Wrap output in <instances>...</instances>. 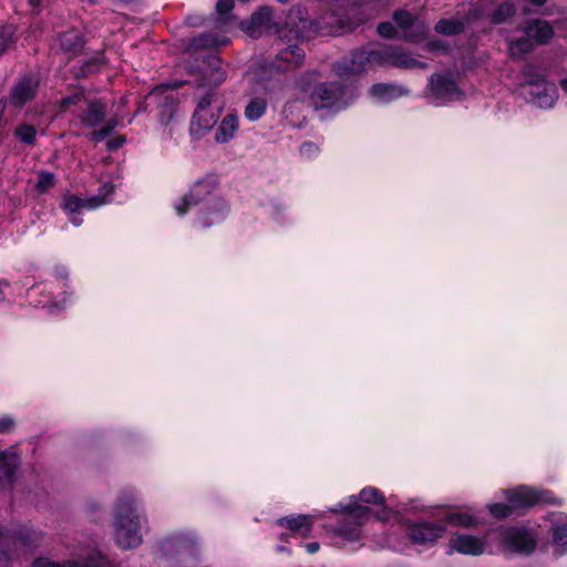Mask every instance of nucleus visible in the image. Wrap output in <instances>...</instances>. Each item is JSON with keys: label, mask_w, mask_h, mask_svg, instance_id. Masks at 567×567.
<instances>
[{"label": "nucleus", "mask_w": 567, "mask_h": 567, "mask_svg": "<svg viewBox=\"0 0 567 567\" xmlns=\"http://www.w3.org/2000/svg\"><path fill=\"white\" fill-rule=\"evenodd\" d=\"M113 525L116 543L122 548L130 549L141 544L140 517L132 495L124 493L118 497Z\"/></svg>", "instance_id": "obj_1"}, {"label": "nucleus", "mask_w": 567, "mask_h": 567, "mask_svg": "<svg viewBox=\"0 0 567 567\" xmlns=\"http://www.w3.org/2000/svg\"><path fill=\"white\" fill-rule=\"evenodd\" d=\"M299 90L308 96L309 103L316 111L331 109L344 96V85L340 82H315L309 78H301Z\"/></svg>", "instance_id": "obj_2"}, {"label": "nucleus", "mask_w": 567, "mask_h": 567, "mask_svg": "<svg viewBox=\"0 0 567 567\" xmlns=\"http://www.w3.org/2000/svg\"><path fill=\"white\" fill-rule=\"evenodd\" d=\"M190 73L198 89L218 87L227 79L223 60L217 54H198L190 65Z\"/></svg>", "instance_id": "obj_3"}, {"label": "nucleus", "mask_w": 567, "mask_h": 567, "mask_svg": "<svg viewBox=\"0 0 567 567\" xmlns=\"http://www.w3.org/2000/svg\"><path fill=\"white\" fill-rule=\"evenodd\" d=\"M319 30V24L310 19L306 8L297 4L289 9L286 19L281 20V35L290 40H310Z\"/></svg>", "instance_id": "obj_4"}, {"label": "nucleus", "mask_w": 567, "mask_h": 567, "mask_svg": "<svg viewBox=\"0 0 567 567\" xmlns=\"http://www.w3.org/2000/svg\"><path fill=\"white\" fill-rule=\"evenodd\" d=\"M504 550L511 554H532L537 545L535 533L527 527H507L501 532Z\"/></svg>", "instance_id": "obj_5"}, {"label": "nucleus", "mask_w": 567, "mask_h": 567, "mask_svg": "<svg viewBox=\"0 0 567 567\" xmlns=\"http://www.w3.org/2000/svg\"><path fill=\"white\" fill-rule=\"evenodd\" d=\"M11 545L16 549L28 551L38 546V536L27 529H20L14 536H10L0 529V567H11Z\"/></svg>", "instance_id": "obj_6"}, {"label": "nucleus", "mask_w": 567, "mask_h": 567, "mask_svg": "<svg viewBox=\"0 0 567 567\" xmlns=\"http://www.w3.org/2000/svg\"><path fill=\"white\" fill-rule=\"evenodd\" d=\"M333 513H341L347 515L352 522L342 520L338 527V534L353 538L359 534V527L362 526L369 518L371 513L370 507L360 505L355 502L348 505H341L339 508L331 509Z\"/></svg>", "instance_id": "obj_7"}, {"label": "nucleus", "mask_w": 567, "mask_h": 567, "mask_svg": "<svg viewBox=\"0 0 567 567\" xmlns=\"http://www.w3.org/2000/svg\"><path fill=\"white\" fill-rule=\"evenodd\" d=\"M240 28L250 37H258L257 29L264 28L281 35V19H275V11L269 6H262L248 20L240 22Z\"/></svg>", "instance_id": "obj_8"}, {"label": "nucleus", "mask_w": 567, "mask_h": 567, "mask_svg": "<svg viewBox=\"0 0 567 567\" xmlns=\"http://www.w3.org/2000/svg\"><path fill=\"white\" fill-rule=\"evenodd\" d=\"M446 528L443 524L419 520L406 525L408 537L416 544L434 543L441 538Z\"/></svg>", "instance_id": "obj_9"}, {"label": "nucleus", "mask_w": 567, "mask_h": 567, "mask_svg": "<svg viewBox=\"0 0 567 567\" xmlns=\"http://www.w3.org/2000/svg\"><path fill=\"white\" fill-rule=\"evenodd\" d=\"M430 89L435 100L441 103L460 100L464 95L453 78L439 73L431 76Z\"/></svg>", "instance_id": "obj_10"}, {"label": "nucleus", "mask_w": 567, "mask_h": 567, "mask_svg": "<svg viewBox=\"0 0 567 567\" xmlns=\"http://www.w3.org/2000/svg\"><path fill=\"white\" fill-rule=\"evenodd\" d=\"M39 84L35 76H23L11 87L9 96L2 100L16 107H22L35 97Z\"/></svg>", "instance_id": "obj_11"}, {"label": "nucleus", "mask_w": 567, "mask_h": 567, "mask_svg": "<svg viewBox=\"0 0 567 567\" xmlns=\"http://www.w3.org/2000/svg\"><path fill=\"white\" fill-rule=\"evenodd\" d=\"M217 182L213 177H206L198 181L187 195L183 197L179 205L176 206V210L179 215L187 213L190 206L198 205L205 199L206 196L213 193L216 188Z\"/></svg>", "instance_id": "obj_12"}, {"label": "nucleus", "mask_w": 567, "mask_h": 567, "mask_svg": "<svg viewBox=\"0 0 567 567\" xmlns=\"http://www.w3.org/2000/svg\"><path fill=\"white\" fill-rule=\"evenodd\" d=\"M167 90V86H157L153 91L150 92L147 99L154 101L161 107L159 112V121L161 123L167 125L174 117V114L177 112L179 101L176 95L173 93L163 95V93Z\"/></svg>", "instance_id": "obj_13"}, {"label": "nucleus", "mask_w": 567, "mask_h": 567, "mask_svg": "<svg viewBox=\"0 0 567 567\" xmlns=\"http://www.w3.org/2000/svg\"><path fill=\"white\" fill-rule=\"evenodd\" d=\"M529 83L532 86L524 90L525 97L529 96L539 107H550L555 102V89H549L544 78L529 80Z\"/></svg>", "instance_id": "obj_14"}, {"label": "nucleus", "mask_w": 567, "mask_h": 567, "mask_svg": "<svg viewBox=\"0 0 567 567\" xmlns=\"http://www.w3.org/2000/svg\"><path fill=\"white\" fill-rule=\"evenodd\" d=\"M545 492H539L533 488H520L517 491L507 492V501L512 504L514 509L530 508L545 501Z\"/></svg>", "instance_id": "obj_15"}, {"label": "nucleus", "mask_w": 567, "mask_h": 567, "mask_svg": "<svg viewBox=\"0 0 567 567\" xmlns=\"http://www.w3.org/2000/svg\"><path fill=\"white\" fill-rule=\"evenodd\" d=\"M60 51L65 54L68 60L84 52L85 39L78 30H69L59 35Z\"/></svg>", "instance_id": "obj_16"}, {"label": "nucleus", "mask_w": 567, "mask_h": 567, "mask_svg": "<svg viewBox=\"0 0 567 567\" xmlns=\"http://www.w3.org/2000/svg\"><path fill=\"white\" fill-rule=\"evenodd\" d=\"M19 464V457L16 452L8 450L0 452V486L12 488Z\"/></svg>", "instance_id": "obj_17"}, {"label": "nucleus", "mask_w": 567, "mask_h": 567, "mask_svg": "<svg viewBox=\"0 0 567 567\" xmlns=\"http://www.w3.org/2000/svg\"><path fill=\"white\" fill-rule=\"evenodd\" d=\"M367 59L364 51L354 52L351 59H343L336 62L332 65V70L339 76L361 74L365 71Z\"/></svg>", "instance_id": "obj_18"}, {"label": "nucleus", "mask_w": 567, "mask_h": 567, "mask_svg": "<svg viewBox=\"0 0 567 567\" xmlns=\"http://www.w3.org/2000/svg\"><path fill=\"white\" fill-rule=\"evenodd\" d=\"M219 111L213 112L212 109L196 107L192 123L190 133L200 135L215 126L218 121Z\"/></svg>", "instance_id": "obj_19"}, {"label": "nucleus", "mask_w": 567, "mask_h": 567, "mask_svg": "<svg viewBox=\"0 0 567 567\" xmlns=\"http://www.w3.org/2000/svg\"><path fill=\"white\" fill-rule=\"evenodd\" d=\"M525 33L530 37L537 45H544L554 37V29L546 20L533 19L527 22Z\"/></svg>", "instance_id": "obj_20"}, {"label": "nucleus", "mask_w": 567, "mask_h": 567, "mask_svg": "<svg viewBox=\"0 0 567 567\" xmlns=\"http://www.w3.org/2000/svg\"><path fill=\"white\" fill-rule=\"evenodd\" d=\"M225 44V41H220L217 37L212 33H203L194 37L189 40L186 51L197 56L198 54H212L208 49L217 48Z\"/></svg>", "instance_id": "obj_21"}, {"label": "nucleus", "mask_w": 567, "mask_h": 567, "mask_svg": "<svg viewBox=\"0 0 567 567\" xmlns=\"http://www.w3.org/2000/svg\"><path fill=\"white\" fill-rule=\"evenodd\" d=\"M105 116L106 105L101 100H92L81 116V123L87 127H95L105 120Z\"/></svg>", "instance_id": "obj_22"}, {"label": "nucleus", "mask_w": 567, "mask_h": 567, "mask_svg": "<svg viewBox=\"0 0 567 567\" xmlns=\"http://www.w3.org/2000/svg\"><path fill=\"white\" fill-rule=\"evenodd\" d=\"M452 547L467 555H480L484 551V545L477 537L463 534H457L452 539Z\"/></svg>", "instance_id": "obj_23"}, {"label": "nucleus", "mask_w": 567, "mask_h": 567, "mask_svg": "<svg viewBox=\"0 0 567 567\" xmlns=\"http://www.w3.org/2000/svg\"><path fill=\"white\" fill-rule=\"evenodd\" d=\"M305 56V51L293 44L280 50L276 55V60L285 63L284 68L289 70L302 66Z\"/></svg>", "instance_id": "obj_24"}, {"label": "nucleus", "mask_w": 567, "mask_h": 567, "mask_svg": "<svg viewBox=\"0 0 567 567\" xmlns=\"http://www.w3.org/2000/svg\"><path fill=\"white\" fill-rule=\"evenodd\" d=\"M234 9V0H218L216 3L215 28L227 30L233 25L236 17L231 13Z\"/></svg>", "instance_id": "obj_25"}, {"label": "nucleus", "mask_w": 567, "mask_h": 567, "mask_svg": "<svg viewBox=\"0 0 567 567\" xmlns=\"http://www.w3.org/2000/svg\"><path fill=\"white\" fill-rule=\"evenodd\" d=\"M237 128H238L237 116L235 114L226 115L223 118V121L216 132V136H215L216 141L221 142V143L228 142L230 138H233Z\"/></svg>", "instance_id": "obj_26"}, {"label": "nucleus", "mask_w": 567, "mask_h": 567, "mask_svg": "<svg viewBox=\"0 0 567 567\" xmlns=\"http://www.w3.org/2000/svg\"><path fill=\"white\" fill-rule=\"evenodd\" d=\"M281 525H286L290 530L300 533L303 537L309 536L312 523L306 515L297 517H284L280 519Z\"/></svg>", "instance_id": "obj_27"}, {"label": "nucleus", "mask_w": 567, "mask_h": 567, "mask_svg": "<svg viewBox=\"0 0 567 567\" xmlns=\"http://www.w3.org/2000/svg\"><path fill=\"white\" fill-rule=\"evenodd\" d=\"M17 27L12 23L0 25V56L16 47Z\"/></svg>", "instance_id": "obj_28"}, {"label": "nucleus", "mask_w": 567, "mask_h": 567, "mask_svg": "<svg viewBox=\"0 0 567 567\" xmlns=\"http://www.w3.org/2000/svg\"><path fill=\"white\" fill-rule=\"evenodd\" d=\"M517 12L516 6L513 2L505 1L497 6L491 13V22L493 24H502L508 22Z\"/></svg>", "instance_id": "obj_29"}, {"label": "nucleus", "mask_w": 567, "mask_h": 567, "mask_svg": "<svg viewBox=\"0 0 567 567\" xmlns=\"http://www.w3.org/2000/svg\"><path fill=\"white\" fill-rule=\"evenodd\" d=\"M434 30L442 35H456L465 31V22L455 19H441L436 22Z\"/></svg>", "instance_id": "obj_30"}, {"label": "nucleus", "mask_w": 567, "mask_h": 567, "mask_svg": "<svg viewBox=\"0 0 567 567\" xmlns=\"http://www.w3.org/2000/svg\"><path fill=\"white\" fill-rule=\"evenodd\" d=\"M421 64L422 63L420 61L406 54L402 49L396 47L391 48L390 65L395 68L412 69Z\"/></svg>", "instance_id": "obj_31"}, {"label": "nucleus", "mask_w": 567, "mask_h": 567, "mask_svg": "<svg viewBox=\"0 0 567 567\" xmlns=\"http://www.w3.org/2000/svg\"><path fill=\"white\" fill-rule=\"evenodd\" d=\"M103 59L101 56H92L75 69L73 74L76 79L87 78L89 75L96 73L101 69Z\"/></svg>", "instance_id": "obj_32"}, {"label": "nucleus", "mask_w": 567, "mask_h": 567, "mask_svg": "<svg viewBox=\"0 0 567 567\" xmlns=\"http://www.w3.org/2000/svg\"><path fill=\"white\" fill-rule=\"evenodd\" d=\"M536 45L534 40L525 33V37L511 42L509 51L513 56H518L532 52Z\"/></svg>", "instance_id": "obj_33"}, {"label": "nucleus", "mask_w": 567, "mask_h": 567, "mask_svg": "<svg viewBox=\"0 0 567 567\" xmlns=\"http://www.w3.org/2000/svg\"><path fill=\"white\" fill-rule=\"evenodd\" d=\"M267 101L262 97L256 96L249 101L245 109L247 118L254 121L259 118L266 111Z\"/></svg>", "instance_id": "obj_34"}, {"label": "nucleus", "mask_w": 567, "mask_h": 567, "mask_svg": "<svg viewBox=\"0 0 567 567\" xmlns=\"http://www.w3.org/2000/svg\"><path fill=\"white\" fill-rule=\"evenodd\" d=\"M14 135L19 138L21 143H24L27 145L35 144L37 130L31 124L20 123L14 128Z\"/></svg>", "instance_id": "obj_35"}, {"label": "nucleus", "mask_w": 567, "mask_h": 567, "mask_svg": "<svg viewBox=\"0 0 567 567\" xmlns=\"http://www.w3.org/2000/svg\"><path fill=\"white\" fill-rule=\"evenodd\" d=\"M553 542L559 549L556 553L561 555L567 550V525H556L551 528Z\"/></svg>", "instance_id": "obj_36"}, {"label": "nucleus", "mask_w": 567, "mask_h": 567, "mask_svg": "<svg viewBox=\"0 0 567 567\" xmlns=\"http://www.w3.org/2000/svg\"><path fill=\"white\" fill-rule=\"evenodd\" d=\"M391 48L392 47H385L383 49L379 50H371L369 52H365L367 64L368 63H375L380 65H390V59H391Z\"/></svg>", "instance_id": "obj_37"}, {"label": "nucleus", "mask_w": 567, "mask_h": 567, "mask_svg": "<svg viewBox=\"0 0 567 567\" xmlns=\"http://www.w3.org/2000/svg\"><path fill=\"white\" fill-rule=\"evenodd\" d=\"M444 522L453 526L470 527L475 524V518L466 513L455 512L446 514L444 517Z\"/></svg>", "instance_id": "obj_38"}, {"label": "nucleus", "mask_w": 567, "mask_h": 567, "mask_svg": "<svg viewBox=\"0 0 567 567\" xmlns=\"http://www.w3.org/2000/svg\"><path fill=\"white\" fill-rule=\"evenodd\" d=\"M99 195L84 198V208H96L105 203V198L113 192V185L105 184L101 187Z\"/></svg>", "instance_id": "obj_39"}, {"label": "nucleus", "mask_w": 567, "mask_h": 567, "mask_svg": "<svg viewBox=\"0 0 567 567\" xmlns=\"http://www.w3.org/2000/svg\"><path fill=\"white\" fill-rule=\"evenodd\" d=\"M216 87L198 89L196 93L197 106L202 109H210V105L216 96Z\"/></svg>", "instance_id": "obj_40"}, {"label": "nucleus", "mask_w": 567, "mask_h": 567, "mask_svg": "<svg viewBox=\"0 0 567 567\" xmlns=\"http://www.w3.org/2000/svg\"><path fill=\"white\" fill-rule=\"evenodd\" d=\"M358 499L365 504L377 505L382 504L384 502V497L382 496V494L374 487L363 488L360 492Z\"/></svg>", "instance_id": "obj_41"}, {"label": "nucleus", "mask_w": 567, "mask_h": 567, "mask_svg": "<svg viewBox=\"0 0 567 567\" xmlns=\"http://www.w3.org/2000/svg\"><path fill=\"white\" fill-rule=\"evenodd\" d=\"M64 565L65 567H112L102 556L90 557L82 561H71Z\"/></svg>", "instance_id": "obj_42"}, {"label": "nucleus", "mask_w": 567, "mask_h": 567, "mask_svg": "<svg viewBox=\"0 0 567 567\" xmlns=\"http://www.w3.org/2000/svg\"><path fill=\"white\" fill-rule=\"evenodd\" d=\"M398 87L394 84H388V83H377L373 84L370 89V93L378 99H386L389 96H392Z\"/></svg>", "instance_id": "obj_43"}, {"label": "nucleus", "mask_w": 567, "mask_h": 567, "mask_svg": "<svg viewBox=\"0 0 567 567\" xmlns=\"http://www.w3.org/2000/svg\"><path fill=\"white\" fill-rule=\"evenodd\" d=\"M424 38L425 27L422 23L416 24L413 22V27L403 32V39L410 42H421Z\"/></svg>", "instance_id": "obj_44"}, {"label": "nucleus", "mask_w": 567, "mask_h": 567, "mask_svg": "<svg viewBox=\"0 0 567 567\" xmlns=\"http://www.w3.org/2000/svg\"><path fill=\"white\" fill-rule=\"evenodd\" d=\"M393 20L403 31L411 29L413 22H415L413 16L406 10H395L393 12Z\"/></svg>", "instance_id": "obj_45"}, {"label": "nucleus", "mask_w": 567, "mask_h": 567, "mask_svg": "<svg viewBox=\"0 0 567 567\" xmlns=\"http://www.w3.org/2000/svg\"><path fill=\"white\" fill-rule=\"evenodd\" d=\"M54 183H55V177H54L53 173L41 171L39 173V181L35 185V188L40 193H44L48 189L52 188L54 186Z\"/></svg>", "instance_id": "obj_46"}, {"label": "nucleus", "mask_w": 567, "mask_h": 567, "mask_svg": "<svg viewBox=\"0 0 567 567\" xmlns=\"http://www.w3.org/2000/svg\"><path fill=\"white\" fill-rule=\"evenodd\" d=\"M514 511H515L514 507H512V504H509V503L508 504L495 503V504L489 505V513L498 519L508 517L509 515L513 514Z\"/></svg>", "instance_id": "obj_47"}, {"label": "nucleus", "mask_w": 567, "mask_h": 567, "mask_svg": "<svg viewBox=\"0 0 567 567\" xmlns=\"http://www.w3.org/2000/svg\"><path fill=\"white\" fill-rule=\"evenodd\" d=\"M64 208L70 213H76L81 208H84V198L76 195H71L64 199Z\"/></svg>", "instance_id": "obj_48"}, {"label": "nucleus", "mask_w": 567, "mask_h": 567, "mask_svg": "<svg viewBox=\"0 0 567 567\" xmlns=\"http://www.w3.org/2000/svg\"><path fill=\"white\" fill-rule=\"evenodd\" d=\"M84 99V94L82 91H76L72 95L65 96L61 99L59 102L60 111H66L71 105H75Z\"/></svg>", "instance_id": "obj_49"}, {"label": "nucleus", "mask_w": 567, "mask_h": 567, "mask_svg": "<svg viewBox=\"0 0 567 567\" xmlns=\"http://www.w3.org/2000/svg\"><path fill=\"white\" fill-rule=\"evenodd\" d=\"M377 31L379 35L385 39H392L396 34L394 25L389 21H383L378 24Z\"/></svg>", "instance_id": "obj_50"}, {"label": "nucleus", "mask_w": 567, "mask_h": 567, "mask_svg": "<svg viewBox=\"0 0 567 567\" xmlns=\"http://www.w3.org/2000/svg\"><path fill=\"white\" fill-rule=\"evenodd\" d=\"M482 13L478 9L476 8H472L470 9L465 16L463 17L462 20H460L461 22H465V27L476 20H478L481 18Z\"/></svg>", "instance_id": "obj_51"}, {"label": "nucleus", "mask_w": 567, "mask_h": 567, "mask_svg": "<svg viewBox=\"0 0 567 567\" xmlns=\"http://www.w3.org/2000/svg\"><path fill=\"white\" fill-rule=\"evenodd\" d=\"M112 133L109 131V128H106L105 126H103L102 128L100 130H94L92 133H91V140L94 141V142H101L103 141L104 138H106L107 136H110Z\"/></svg>", "instance_id": "obj_52"}, {"label": "nucleus", "mask_w": 567, "mask_h": 567, "mask_svg": "<svg viewBox=\"0 0 567 567\" xmlns=\"http://www.w3.org/2000/svg\"><path fill=\"white\" fill-rule=\"evenodd\" d=\"M124 142H125L124 136H117L115 138L109 140L106 142L107 150L115 151V150L120 148L124 144Z\"/></svg>", "instance_id": "obj_53"}, {"label": "nucleus", "mask_w": 567, "mask_h": 567, "mask_svg": "<svg viewBox=\"0 0 567 567\" xmlns=\"http://www.w3.org/2000/svg\"><path fill=\"white\" fill-rule=\"evenodd\" d=\"M524 82L522 83V89L523 91L528 89L530 85L529 83V80H536L537 78H544L542 74L539 73H533L532 71H526L524 73Z\"/></svg>", "instance_id": "obj_54"}, {"label": "nucleus", "mask_w": 567, "mask_h": 567, "mask_svg": "<svg viewBox=\"0 0 567 567\" xmlns=\"http://www.w3.org/2000/svg\"><path fill=\"white\" fill-rule=\"evenodd\" d=\"M32 567H65V565L55 564L47 558H39L34 560Z\"/></svg>", "instance_id": "obj_55"}, {"label": "nucleus", "mask_w": 567, "mask_h": 567, "mask_svg": "<svg viewBox=\"0 0 567 567\" xmlns=\"http://www.w3.org/2000/svg\"><path fill=\"white\" fill-rule=\"evenodd\" d=\"M14 425V422L10 417H3L0 420V432H9Z\"/></svg>", "instance_id": "obj_56"}, {"label": "nucleus", "mask_w": 567, "mask_h": 567, "mask_svg": "<svg viewBox=\"0 0 567 567\" xmlns=\"http://www.w3.org/2000/svg\"><path fill=\"white\" fill-rule=\"evenodd\" d=\"M113 8L112 10L115 12H120L123 6L134 3L136 0H112Z\"/></svg>", "instance_id": "obj_57"}, {"label": "nucleus", "mask_w": 567, "mask_h": 567, "mask_svg": "<svg viewBox=\"0 0 567 567\" xmlns=\"http://www.w3.org/2000/svg\"><path fill=\"white\" fill-rule=\"evenodd\" d=\"M306 547H307V550L312 554L319 549V543H317V542L308 543L306 545Z\"/></svg>", "instance_id": "obj_58"}, {"label": "nucleus", "mask_w": 567, "mask_h": 567, "mask_svg": "<svg viewBox=\"0 0 567 567\" xmlns=\"http://www.w3.org/2000/svg\"><path fill=\"white\" fill-rule=\"evenodd\" d=\"M117 125V120L116 118H111L106 122V124L104 125L106 128H109V131L112 133L113 130L116 127Z\"/></svg>", "instance_id": "obj_59"}, {"label": "nucleus", "mask_w": 567, "mask_h": 567, "mask_svg": "<svg viewBox=\"0 0 567 567\" xmlns=\"http://www.w3.org/2000/svg\"><path fill=\"white\" fill-rule=\"evenodd\" d=\"M42 1L43 0H29L30 4L33 7V8H40L42 6Z\"/></svg>", "instance_id": "obj_60"}, {"label": "nucleus", "mask_w": 567, "mask_h": 567, "mask_svg": "<svg viewBox=\"0 0 567 567\" xmlns=\"http://www.w3.org/2000/svg\"><path fill=\"white\" fill-rule=\"evenodd\" d=\"M534 6H543L547 2V0H528Z\"/></svg>", "instance_id": "obj_61"}, {"label": "nucleus", "mask_w": 567, "mask_h": 567, "mask_svg": "<svg viewBox=\"0 0 567 567\" xmlns=\"http://www.w3.org/2000/svg\"><path fill=\"white\" fill-rule=\"evenodd\" d=\"M561 89L567 93V78L559 81Z\"/></svg>", "instance_id": "obj_62"}, {"label": "nucleus", "mask_w": 567, "mask_h": 567, "mask_svg": "<svg viewBox=\"0 0 567 567\" xmlns=\"http://www.w3.org/2000/svg\"><path fill=\"white\" fill-rule=\"evenodd\" d=\"M2 299H3V293H2V291L0 290V300H2Z\"/></svg>", "instance_id": "obj_63"}, {"label": "nucleus", "mask_w": 567, "mask_h": 567, "mask_svg": "<svg viewBox=\"0 0 567 567\" xmlns=\"http://www.w3.org/2000/svg\"><path fill=\"white\" fill-rule=\"evenodd\" d=\"M73 224L79 225V224H80V221H78V220L73 219Z\"/></svg>", "instance_id": "obj_64"}]
</instances>
